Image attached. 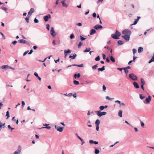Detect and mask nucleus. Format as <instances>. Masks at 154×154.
<instances>
[{
  "instance_id": "32",
  "label": "nucleus",
  "mask_w": 154,
  "mask_h": 154,
  "mask_svg": "<svg viewBox=\"0 0 154 154\" xmlns=\"http://www.w3.org/2000/svg\"><path fill=\"white\" fill-rule=\"evenodd\" d=\"M73 83L74 85H77L79 84V82L76 80H74Z\"/></svg>"
},
{
  "instance_id": "30",
  "label": "nucleus",
  "mask_w": 154,
  "mask_h": 154,
  "mask_svg": "<svg viewBox=\"0 0 154 154\" xmlns=\"http://www.w3.org/2000/svg\"><path fill=\"white\" fill-rule=\"evenodd\" d=\"M118 43L119 45H122L124 44V42L121 40L118 41Z\"/></svg>"
},
{
  "instance_id": "34",
  "label": "nucleus",
  "mask_w": 154,
  "mask_h": 154,
  "mask_svg": "<svg viewBox=\"0 0 154 154\" xmlns=\"http://www.w3.org/2000/svg\"><path fill=\"white\" fill-rule=\"evenodd\" d=\"M6 116H7V118L6 119H8L10 117L9 113V111H7L6 112Z\"/></svg>"
},
{
  "instance_id": "20",
  "label": "nucleus",
  "mask_w": 154,
  "mask_h": 154,
  "mask_svg": "<svg viewBox=\"0 0 154 154\" xmlns=\"http://www.w3.org/2000/svg\"><path fill=\"white\" fill-rule=\"evenodd\" d=\"M122 111L121 110H120L119 112L118 115L120 117H121L122 116Z\"/></svg>"
},
{
  "instance_id": "46",
  "label": "nucleus",
  "mask_w": 154,
  "mask_h": 154,
  "mask_svg": "<svg viewBox=\"0 0 154 154\" xmlns=\"http://www.w3.org/2000/svg\"><path fill=\"white\" fill-rule=\"evenodd\" d=\"M47 26V29L48 30H49L50 29V25L49 24H47L46 25Z\"/></svg>"
},
{
  "instance_id": "35",
  "label": "nucleus",
  "mask_w": 154,
  "mask_h": 154,
  "mask_svg": "<svg viewBox=\"0 0 154 154\" xmlns=\"http://www.w3.org/2000/svg\"><path fill=\"white\" fill-rule=\"evenodd\" d=\"M106 112H101V113L100 114V117L103 115H105L106 114Z\"/></svg>"
},
{
  "instance_id": "13",
  "label": "nucleus",
  "mask_w": 154,
  "mask_h": 154,
  "mask_svg": "<svg viewBox=\"0 0 154 154\" xmlns=\"http://www.w3.org/2000/svg\"><path fill=\"white\" fill-rule=\"evenodd\" d=\"M0 131H1L2 128H5V123L3 124L0 121Z\"/></svg>"
},
{
  "instance_id": "50",
  "label": "nucleus",
  "mask_w": 154,
  "mask_h": 154,
  "mask_svg": "<svg viewBox=\"0 0 154 154\" xmlns=\"http://www.w3.org/2000/svg\"><path fill=\"white\" fill-rule=\"evenodd\" d=\"M115 103H119L120 104V106H119L120 107H121V102L120 101H119V100H116L115 101Z\"/></svg>"
},
{
  "instance_id": "8",
  "label": "nucleus",
  "mask_w": 154,
  "mask_h": 154,
  "mask_svg": "<svg viewBox=\"0 0 154 154\" xmlns=\"http://www.w3.org/2000/svg\"><path fill=\"white\" fill-rule=\"evenodd\" d=\"M51 18V15L50 14H48V15L45 16L43 17L44 20L45 21H47L48 20L49 18Z\"/></svg>"
},
{
  "instance_id": "29",
  "label": "nucleus",
  "mask_w": 154,
  "mask_h": 154,
  "mask_svg": "<svg viewBox=\"0 0 154 154\" xmlns=\"http://www.w3.org/2000/svg\"><path fill=\"white\" fill-rule=\"evenodd\" d=\"M82 44H83V42L82 41L80 42L78 45V48H80L81 47V46H82Z\"/></svg>"
},
{
  "instance_id": "10",
  "label": "nucleus",
  "mask_w": 154,
  "mask_h": 154,
  "mask_svg": "<svg viewBox=\"0 0 154 154\" xmlns=\"http://www.w3.org/2000/svg\"><path fill=\"white\" fill-rule=\"evenodd\" d=\"M51 33V35L53 36H55L56 35V34L55 33V31L54 30V29L53 27H51V30L50 31Z\"/></svg>"
},
{
  "instance_id": "23",
  "label": "nucleus",
  "mask_w": 154,
  "mask_h": 154,
  "mask_svg": "<svg viewBox=\"0 0 154 154\" xmlns=\"http://www.w3.org/2000/svg\"><path fill=\"white\" fill-rule=\"evenodd\" d=\"M140 80L141 85H145V82L144 80L143 79L141 78Z\"/></svg>"
},
{
  "instance_id": "31",
  "label": "nucleus",
  "mask_w": 154,
  "mask_h": 154,
  "mask_svg": "<svg viewBox=\"0 0 154 154\" xmlns=\"http://www.w3.org/2000/svg\"><path fill=\"white\" fill-rule=\"evenodd\" d=\"M95 112L98 116L100 117V114L101 113V112L100 111H95Z\"/></svg>"
},
{
  "instance_id": "15",
  "label": "nucleus",
  "mask_w": 154,
  "mask_h": 154,
  "mask_svg": "<svg viewBox=\"0 0 154 154\" xmlns=\"http://www.w3.org/2000/svg\"><path fill=\"white\" fill-rule=\"evenodd\" d=\"M96 32V30L94 29H92L91 30L90 34V35H94L95 33Z\"/></svg>"
},
{
  "instance_id": "37",
  "label": "nucleus",
  "mask_w": 154,
  "mask_h": 154,
  "mask_svg": "<svg viewBox=\"0 0 154 154\" xmlns=\"http://www.w3.org/2000/svg\"><path fill=\"white\" fill-rule=\"evenodd\" d=\"M145 97H146L145 96H142V94H140V99L141 100L145 98Z\"/></svg>"
},
{
  "instance_id": "19",
  "label": "nucleus",
  "mask_w": 154,
  "mask_h": 154,
  "mask_svg": "<svg viewBox=\"0 0 154 154\" xmlns=\"http://www.w3.org/2000/svg\"><path fill=\"white\" fill-rule=\"evenodd\" d=\"M72 52V51L70 49H68L67 50H65L64 51V53L68 54L69 53H70Z\"/></svg>"
},
{
  "instance_id": "57",
  "label": "nucleus",
  "mask_w": 154,
  "mask_h": 154,
  "mask_svg": "<svg viewBox=\"0 0 154 154\" xmlns=\"http://www.w3.org/2000/svg\"><path fill=\"white\" fill-rule=\"evenodd\" d=\"M17 43V42L16 41H14L12 42V43L15 45Z\"/></svg>"
},
{
  "instance_id": "59",
  "label": "nucleus",
  "mask_w": 154,
  "mask_h": 154,
  "mask_svg": "<svg viewBox=\"0 0 154 154\" xmlns=\"http://www.w3.org/2000/svg\"><path fill=\"white\" fill-rule=\"evenodd\" d=\"M137 57H135V56H134L133 57V60H132L133 61H135V59L137 58Z\"/></svg>"
},
{
  "instance_id": "9",
  "label": "nucleus",
  "mask_w": 154,
  "mask_h": 154,
  "mask_svg": "<svg viewBox=\"0 0 154 154\" xmlns=\"http://www.w3.org/2000/svg\"><path fill=\"white\" fill-rule=\"evenodd\" d=\"M34 11V9L33 8H31L28 12L27 16L30 17Z\"/></svg>"
},
{
  "instance_id": "1",
  "label": "nucleus",
  "mask_w": 154,
  "mask_h": 154,
  "mask_svg": "<svg viewBox=\"0 0 154 154\" xmlns=\"http://www.w3.org/2000/svg\"><path fill=\"white\" fill-rule=\"evenodd\" d=\"M121 35V33L117 30H116L115 34H112L111 35V37L115 39H119V37Z\"/></svg>"
},
{
  "instance_id": "45",
  "label": "nucleus",
  "mask_w": 154,
  "mask_h": 154,
  "mask_svg": "<svg viewBox=\"0 0 154 154\" xmlns=\"http://www.w3.org/2000/svg\"><path fill=\"white\" fill-rule=\"evenodd\" d=\"M34 22L35 23H38L39 21L36 18H35L34 20Z\"/></svg>"
},
{
  "instance_id": "62",
  "label": "nucleus",
  "mask_w": 154,
  "mask_h": 154,
  "mask_svg": "<svg viewBox=\"0 0 154 154\" xmlns=\"http://www.w3.org/2000/svg\"><path fill=\"white\" fill-rule=\"evenodd\" d=\"M29 51H26L23 54V56H25L29 52Z\"/></svg>"
},
{
  "instance_id": "33",
  "label": "nucleus",
  "mask_w": 154,
  "mask_h": 154,
  "mask_svg": "<svg viewBox=\"0 0 154 154\" xmlns=\"http://www.w3.org/2000/svg\"><path fill=\"white\" fill-rule=\"evenodd\" d=\"M100 152V151L99 149H95L94 153L95 154H98Z\"/></svg>"
},
{
  "instance_id": "55",
  "label": "nucleus",
  "mask_w": 154,
  "mask_h": 154,
  "mask_svg": "<svg viewBox=\"0 0 154 154\" xmlns=\"http://www.w3.org/2000/svg\"><path fill=\"white\" fill-rule=\"evenodd\" d=\"M92 16L93 17L95 18L96 17L97 15L95 13H93L92 14Z\"/></svg>"
},
{
  "instance_id": "3",
  "label": "nucleus",
  "mask_w": 154,
  "mask_h": 154,
  "mask_svg": "<svg viewBox=\"0 0 154 154\" xmlns=\"http://www.w3.org/2000/svg\"><path fill=\"white\" fill-rule=\"evenodd\" d=\"M122 33L123 34L128 35H131V31L127 29H124L122 32Z\"/></svg>"
},
{
  "instance_id": "5",
  "label": "nucleus",
  "mask_w": 154,
  "mask_h": 154,
  "mask_svg": "<svg viewBox=\"0 0 154 154\" xmlns=\"http://www.w3.org/2000/svg\"><path fill=\"white\" fill-rule=\"evenodd\" d=\"M130 35H125L122 36V37L124 38L126 41H128L130 40Z\"/></svg>"
},
{
  "instance_id": "17",
  "label": "nucleus",
  "mask_w": 154,
  "mask_h": 154,
  "mask_svg": "<svg viewBox=\"0 0 154 154\" xmlns=\"http://www.w3.org/2000/svg\"><path fill=\"white\" fill-rule=\"evenodd\" d=\"M77 56V55L76 54H74L72 56L70 55L69 56V58H71L72 59H74Z\"/></svg>"
},
{
  "instance_id": "63",
  "label": "nucleus",
  "mask_w": 154,
  "mask_h": 154,
  "mask_svg": "<svg viewBox=\"0 0 154 154\" xmlns=\"http://www.w3.org/2000/svg\"><path fill=\"white\" fill-rule=\"evenodd\" d=\"M106 62L108 63H109L110 62V60L108 57H106Z\"/></svg>"
},
{
  "instance_id": "12",
  "label": "nucleus",
  "mask_w": 154,
  "mask_h": 154,
  "mask_svg": "<svg viewBox=\"0 0 154 154\" xmlns=\"http://www.w3.org/2000/svg\"><path fill=\"white\" fill-rule=\"evenodd\" d=\"M133 85L135 88H139V86L137 82H133Z\"/></svg>"
},
{
  "instance_id": "22",
  "label": "nucleus",
  "mask_w": 154,
  "mask_h": 154,
  "mask_svg": "<svg viewBox=\"0 0 154 154\" xmlns=\"http://www.w3.org/2000/svg\"><path fill=\"white\" fill-rule=\"evenodd\" d=\"M143 51V48L141 47H139L138 49V52L140 53L141 52Z\"/></svg>"
},
{
  "instance_id": "49",
  "label": "nucleus",
  "mask_w": 154,
  "mask_h": 154,
  "mask_svg": "<svg viewBox=\"0 0 154 154\" xmlns=\"http://www.w3.org/2000/svg\"><path fill=\"white\" fill-rule=\"evenodd\" d=\"M2 9L4 11H5L6 12L8 10V8L6 7H3L2 8Z\"/></svg>"
},
{
  "instance_id": "27",
  "label": "nucleus",
  "mask_w": 154,
  "mask_h": 154,
  "mask_svg": "<svg viewBox=\"0 0 154 154\" xmlns=\"http://www.w3.org/2000/svg\"><path fill=\"white\" fill-rule=\"evenodd\" d=\"M61 3H62V5H63V6L65 7H67V5L65 3V2L64 1H61Z\"/></svg>"
},
{
  "instance_id": "42",
  "label": "nucleus",
  "mask_w": 154,
  "mask_h": 154,
  "mask_svg": "<svg viewBox=\"0 0 154 154\" xmlns=\"http://www.w3.org/2000/svg\"><path fill=\"white\" fill-rule=\"evenodd\" d=\"M132 51L133 54L134 55V54L137 52V50L136 49L134 48L132 50Z\"/></svg>"
},
{
  "instance_id": "16",
  "label": "nucleus",
  "mask_w": 154,
  "mask_h": 154,
  "mask_svg": "<svg viewBox=\"0 0 154 154\" xmlns=\"http://www.w3.org/2000/svg\"><path fill=\"white\" fill-rule=\"evenodd\" d=\"M26 40L23 39H20L18 40V42L22 44H25Z\"/></svg>"
},
{
  "instance_id": "39",
  "label": "nucleus",
  "mask_w": 154,
  "mask_h": 154,
  "mask_svg": "<svg viewBox=\"0 0 154 154\" xmlns=\"http://www.w3.org/2000/svg\"><path fill=\"white\" fill-rule=\"evenodd\" d=\"M80 40L81 41H83L86 39V38L83 37L82 35H80Z\"/></svg>"
},
{
  "instance_id": "43",
  "label": "nucleus",
  "mask_w": 154,
  "mask_h": 154,
  "mask_svg": "<svg viewBox=\"0 0 154 154\" xmlns=\"http://www.w3.org/2000/svg\"><path fill=\"white\" fill-rule=\"evenodd\" d=\"M44 128H47V129H51V127H50V126H47V127H43L41 128V129Z\"/></svg>"
},
{
  "instance_id": "7",
  "label": "nucleus",
  "mask_w": 154,
  "mask_h": 154,
  "mask_svg": "<svg viewBox=\"0 0 154 154\" xmlns=\"http://www.w3.org/2000/svg\"><path fill=\"white\" fill-rule=\"evenodd\" d=\"M55 128L57 129V131H59L60 132L63 131V127L57 126L56 125H55Z\"/></svg>"
},
{
  "instance_id": "24",
  "label": "nucleus",
  "mask_w": 154,
  "mask_h": 154,
  "mask_svg": "<svg viewBox=\"0 0 154 154\" xmlns=\"http://www.w3.org/2000/svg\"><path fill=\"white\" fill-rule=\"evenodd\" d=\"M8 66L7 65H4L2 66L1 68L3 69H5L8 68Z\"/></svg>"
},
{
  "instance_id": "26",
  "label": "nucleus",
  "mask_w": 154,
  "mask_h": 154,
  "mask_svg": "<svg viewBox=\"0 0 154 154\" xmlns=\"http://www.w3.org/2000/svg\"><path fill=\"white\" fill-rule=\"evenodd\" d=\"M91 50V48H86L85 50L84 51V52H88L90 51V50Z\"/></svg>"
},
{
  "instance_id": "38",
  "label": "nucleus",
  "mask_w": 154,
  "mask_h": 154,
  "mask_svg": "<svg viewBox=\"0 0 154 154\" xmlns=\"http://www.w3.org/2000/svg\"><path fill=\"white\" fill-rule=\"evenodd\" d=\"M29 17L27 16L25 18V20L27 23H29Z\"/></svg>"
},
{
  "instance_id": "36",
  "label": "nucleus",
  "mask_w": 154,
  "mask_h": 154,
  "mask_svg": "<svg viewBox=\"0 0 154 154\" xmlns=\"http://www.w3.org/2000/svg\"><path fill=\"white\" fill-rule=\"evenodd\" d=\"M97 65H98L97 64H96V65L93 66L92 67V69H96L97 68V67H98Z\"/></svg>"
},
{
  "instance_id": "25",
  "label": "nucleus",
  "mask_w": 154,
  "mask_h": 154,
  "mask_svg": "<svg viewBox=\"0 0 154 154\" xmlns=\"http://www.w3.org/2000/svg\"><path fill=\"white\" fill-rule=\"evenodd\" d=\"M100 123V120L97 119L95 122V124H96V125H99V124Z\"/></svg>"
},
{
  "instance_id": "60",
  "label": "nucleus",
  "mask_w": 154,
  "mask_h": 154,
  "mask_svg": "<svg viewBox=\"0 0 154 154\" xmlns=\"http://www.w3.org/2000/svg\"><path fill=\"white\" fill-rule=\"evenodd\" d=\"M84 66V65L83 64H81L80 65H77V66L79 67H83Z\"/></svg>"
},
{
  "instance_id": "53",
  "label": "nucleus",
  "mask_w": 154,
  "mask_h": 154,
  "mask_svg": "<svg viewBox=\"0 0 154 154\" xmlns=\"http://www.w3.org/2000/svg\"><path fill=\"white\" fill-rule=\"evenodd\" d=\"M25 44H26L27 45H29V46H30V43L29 42H27L26 41V42H25Z\"/></svg>"
},
{
  "instance_id": "61",
  "label": "nucleus",
  "mask_w": 154,
  "mask_h": 154,
  "mask_svg": "<svg viewBox=\"0 0 154 154\" xmlns=\"http://www.w3.org/2000/svg\"><path fill=\"white\" fill-rule=\"evenodd\" d=\"M99 129V125H96V130L98 131Z\"/></svg>"
},
{
  "instance_id": "28",
  "label": "nucleus",
  "mask_w": 154,
  "mask_h": 154,
  "mask_svg": "<svg viewBox=\"0 0 154 154\" xmlns=\"http://www.w3.org/2000/svg\"><path fill=\"white\" fill-rule=\"evenodd\" d=\"M138 21V19H135L134 20V22L132 24H131V26H132L133 25H135L137 23Z\"/></svg>"
},
{
  "instance_id": "2",
  "label": "nucleus",
  "mask_w": 154,
  "mask_h": 154,
  "mask_svg": "<svg viewBox=\"0 0 154 154\" xmlns=\"http://www.w3.org/2000/svg\"><path fill=\"white\" fill-rule=\"evenodd\" d=\"M129 77L131 79L134 80H137V78L136 75H134L133 73H130L129 75Z\"/></svg>"
},
{
  "instance_id": "18",
  "label": "nucleus",
  "mask_w": 154,
  "mask_h": 154,
  "mask_svg": "<svg viewBox=\"0 0 154 154\" xmlns=\"http://www.w3.org/2000/svg\"><path fill=\"white\" fill-rule=\"evenodd\" d=\"M110 60L112 62H115V60L114 57L112 56H111L110 58Z\"/></svg>"
},
{
  "instance_id": "48",
  "label": "nucleus",
  "mask_w": 154,
  "mask_h": 154,
  "mask_svg": "<svg viewBox=\"0 0 154 154\" xmlns=\"http://www.w3.org/2000/svg\"><path fill=\"white\" fill-rule=\"evenodd\" d=\"M25 105V102H24V101H22V108H23L24 107Z\"/></svg>"
},
{
  "instance_id": "64",
  "label": "nucleus",
  "mask_w": 154,
  "mask_h": 154,
  "mask_svg": "<svg viewBox=\"0 0 154 154\" xmlns=\"http://www.w3.org/2000/svg\"><path fill=\"white\" fill-rule=\"evenodd\" d=\"M33 52V50L32 49H31L30 50V52L28 53V54H31L32 52Z\"/></svg>"
},
{
  "instance_id": "47",
  "label": "nucleus",
  "mask_w": 154,
  "mask_h": 154,
  "mask_svg": "<svg viewBox=\"0 0 154 154\" xmlns=\"http://www.w3.org/2000/svg\"><path fill=\"white\" fill-rule=\"evenodd\" d=\"M103 91H105L106 90V86H105L104 85H103Z\"/></svg>"
},
{
  "instance_id": "54",
  "label": "nucleus",
  "mask_w": 154,
  "mask_h": 154,
  "mask_svg": "<svg viewBox=\"0 0 154 154\" xmlns=\"http://www.w3.org/2000/svg\"><path fill=\"white\" fill-rule=\"evenodd\" d=\"M140 124L142 127H143L144 126V124L143 122H140Z\"/></svg>"
},
{
  "instance_id": "41",
  "label": "nucleus",
  "mask_w": 154,
  "mask_h": 154,
  "mask_svg": "<svg viewBox=\"0 0 154 154\" xmlns=\"http://www.w3.org/2000/svg\"><path fill=\"white\" fill-rule=\"evenodd\" d=\"M100 56H98L95 58V60L96 61H98L100 60Z\"/></svg>"
},
{
  "instance_id": "56",
  "label": "nucleus",
  "mask_w": 154,
  "mask_h": 154,
  "mask_svg": "<svg viewBox=\"0 0 154 154\" xmlns=\"http://www.w3.org/2000/svg\"><path fill=\"white\" fill-rule=\"evenodd\" d=\"M106 99H107V100H111L112 99H113L112 98H110L109 96H107L106 97Z\"/></svg>"
},
{
  "instance_id": "14",
  "label": "nucleus",
  "mask_w": 154,
  "mask_h": 154,
  "mask_svg": "<svg viewBox=\"0 0 154 154\" xmlns=\"http://www.w3.org/2000/svg\"><path fill=\"white\" fill-rule=\"evenodd\" d=\"M34 75L38 78V79L39 81H41V79H42L41 78L38 76V75L37 72H34Z\"/></svg>"
},
{
  "instance_id": "21",
  "label": "nucleus",
  "mask_w": 154,
  "mask_h": 154,
  "mask_svg": "<svg viewBox=\"0 0 154 154\" xmlns=\"http://www.w3.org/2000/svg\"><path fill=\"white\" fill-rule=\"evenodd\" d=\"M154 61V55H153V56L152 57L151 59L149 60V63H150L151 62Z\"/></svg>"
},
{
  "instance_id": "44",
  "label": "nucleus",
  "mask_w": 154,
  "mask_h": 154,
  "mask_svg": "<svg viewBox=\"0 0 154 154\" xmlns=\"http://www.w3.org/2000/svg\"><path fill=\"white\" fill-rule=\"evenodd\" d=\"M74 35L73 33H72L71 34L70 36V38L71 39H72L74 37Z\"/></svg>"
},
{
  "instance_id": "58",
  "label": "nucleus",
  "mask_w": 154,
  "mask_h": 154,
  "mask_svg": "<svg viewBox=\"0 0 154 154\" xmlns=\"http://www.w3.org/2000/svg\"><path fill=\"white\" fill-rule=\"evenodd\" d=\"M97 70H98V72H99L100 71H103L102 69V68H99L98 69H97Z\"/></svg>"
},
{
  "instance_id": "40",
  "label": "nucleus",
  "mask_w": 154,
  "mask_h": 154,
  "mask_svg": "<svg viewBox=\"0 0 154 154\" xmlns=\"http://www.w3.org/2000/svg\"><path fill=\"white\" fill-rule=\"evenodd\" d=\"M123 69L124 70L126 74H127L128 72V70L126 68H124Z\"/></svg>"
},
{
  "instance_id": "11",
  "label": "nucleus",
  "mask_w": 154,
  "mask_h": 154,
  "mask_svg": "<svg viewBox=\"0 0 154 154\" xmlns=\"http://www.w3.org/2000/svg\"><path fill=\"white\" fill-rule=\"evenodd\" d=\"M94 28L96 29H101L103 28V27L102 26L99 25H97L94 27Z\"/></svg>"
},
{
  "instance_id": "51",
  "label": "nucleus",
  "mask_w": 154,
  "mask_h": 154,
  "mask_svg": "<svg viewBox=\"0 0 154 154\" xmlns=\"http://www.w3.org/2000/svg\"><path fill=\"white\" fill-rule=\"evenodd\" d=\"M99 108H100V110H101V111L103 110V109H104V106H100Z\"/></svg>"
},
{
  "instance_id": "4",
  "label": "nucleus",
  "mask_w": 154,
  "mask_h": 154,
  "mask_svg": "<svg viewBox=\"0 0 154 154\" xmlns=\"http://www.w3.org/2000/svg\"><path fill=\"white\" fill-rule=\"evenodd\" d=\"M151 100V97L149 96L148 98L146 99L145 100L143 101V102L145 104H148L149 103Z\"/></svg>"
},
{
  "instance_id": "6",
  "label": "nucleus",
  "mask_w": 154,
  "mask_h": 154,
  "mask_svg": "<svg viewBox=\"0 0 154 154\" xmlns=\"http://www.w3.org/2000/svg\"><path fill=\"white\" fill-rule=\"evenodd\" d=\"M21 150V147L20 146H19L17 149L14 152V154H20Z\"/></svg>"
},
{
  "instance_id": "52",
  "label": "nucleus",
  "mask_w": 154,
  "mask_h": 154,
  "mask_svg": "<svg viewBox=\"0 0 154 154\" xmlns=\"http://www.w3.org/2000/svg\"><path fill=\"white\" fill-rule=\"evenodd\" d=\"M94 141L92 140H91L89 141V142L90 144H93L94 143Z\"/></svg>"
}]
</instances>
